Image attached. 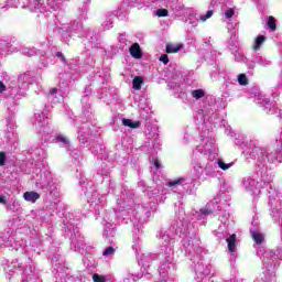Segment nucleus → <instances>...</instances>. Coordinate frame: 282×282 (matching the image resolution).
Masks as SVG:
<instances>
[{"mask_svg":"<svg viewBox=\"0 0 282 282\" xmlns=\"http://www.w3.org/2000/svg\"><path fill=\"white\" fill-rule=\"evenodd\" d=\"M227 247L230 253H235L237 249V234H231L229 238H227Z\"/></svg>","mask_w":282,"mask_h":282,"instance_id":"nucleus-1","label":"nucleus"},{"mask_svg":"<svg viewBox=\"0 0 282 282\" xmlns=\"http://www.w3.org/2000/svg\"><path fill=\"white\" fill-rule=\"evenodd\" d=\"M23 197L25 200H29L31 203H36V200L41 198V194H39V192H35V191L24 192Z\"/></svg>","mask_w":282,"mask_h":282,"instance_id":"nucleus-2","label":"nucleus"},{"mask_svg":"<svg viewBox=\"0 0 282 282\" xmlns=\"http://www.w3.org/2000/svg\"><path fill=\"white\" fill-rule=\"evenodd\" d=\"M130 55H132L134 58H142V50L140 48V44L137 42L130 46Z\"/></svg>","mask_w":282,"mask_h":282,"instance_id":"nucleus-3","label":"nucleus"},{"mask_svg":"<svg viewBox=\"0 0 282 282\" xmlns=\"http://www.w3.org/2000/svg\"><path fill=\"white\" fill-rule=\"evenodd\" d=\"M122 124L124 127H130V129H139L141 122L140 120H137L135 122L129 118H122L121 120Z\"/></svg>","mask_w":282,"mask_h":282,"instance_id":"nucleus-4","label":"nucleus"},{"mask_svg":"<svg viewBox=\"0 0 282 282\" xmlns=\"http://www.w3.org/2000/svg\"><path fill=\"white\" fill-rule=\"evenodd\" d=\"M265 40V35H258L254 41L253 51H261V46L264 44Z\"/></svg>","mask_w":282,"mask_h":282,"instance_id":"nucleus-5","label":"nucleus"},{"mask_svg":"<svg viewBox=\"0 0 282 282\" xmlns=\"http://www.w3.org/2000/svg\"><path fill=\"white\" fill-rule=\"evenodd\" d=\"M181 48H183V44H177L175 46V44H167L165 51L169 55L173 54V53H180Z\"/></svg>","mask_w":282,"mask_h":282,"instance_id":"nucleus-6","label":"nucleus"},{"mask_svg":"<svg viewBox=\"0 0 282 282\" xmlns=\"http://www.w3.org/2000/svg\"><path fill=\"white\" fill-rule=\"evenodd\" d=\"M144 83V78L143 76H134V78L132 79V87L133 89H141V86Z\"/></svg>","mask_w":282,"mask_h":282,"instance_id":"nucleus-7","label":"nucleus"},{"mask_svg":"<svg viewBox=\"0 0 282 282\" xmlns=\"http://www.w3.org/2000/svg\"><path fill=\"white\" fill-rule=\"evenodd\" d=\"M192 96L198 100L199 98L206 96V91L205 89H193Z\"/></svg>","mask_w":282,"mask_h":282,"instance_id":"nucleus-8","label":"nucleus"},{"mask_svg":"<svg viewBox=\"0 0 282 282\" xmlns=\"http://www.w3.org/2000/svg\"><path fill=\"white\" fill-rule=\"evenodd\" d=\"M268 26L271 29V31H276V20L273 18V15H269Z\"/></svg>","mask_w":282,"mask_h":282,"instance_id":"nucleus-9","label":"nucleus"},{"mask_svg":"<svg viewBox=\"0 0 282 282\" xmlns=\"http://www.w3.org/2000/svg\"><path fill=\"white\" fill-rule=\"evenodd\" d=\"M238 83L240 85H249L248 76L245 73L238 74Z\"/></svg>","mask_w":282,"mask_h":282,"instance_id":"nucleus-10","label":"nucleus"},{"mask_svg":"<svg viewBox=\"0 0 282 282\" xmlns=\"http://www.w3.org/2000/svg\"><path fill=\"white\" fill-rule=\"evenodd\" d=\"M252 239L254 240V242L257 245H262V242H263V235L259 234V232H253L252 234Z\"/></svg>","mask_w":282,"mask_h":282,"instance_id":"nucleus-11","label":"nucleus"},{"mask_svg":"<svg viewBox=\"0 0 282 282\" xmlns=\"http://www.w3.org/2000/svg\"><path fill=\"white\" fill-rule=\"evenodd\" d=\"M218 166L221 171H228V169H231L232 164H226L223 160H218Z\"/></svg>","mask_w":282,"mask_h":282,"instance_id":"nucleus-12","label":"nucleus"},{"mask_svg":"<svg viewBox=\"0 0 282 282\" xmlns=\"http://www.w3.org/2000/svg\"><path fill=\"white\" fill-rule=\"evenodd\" d=\"M156 15L159 18H166L169 15V11H167V9H158Z\"/></svg>","mask_w":282,"mask_h":282,"instance_id":"nucleus-13","label":"nucleus"},{"mask_svg":"<svg viewBox=\"0 0 282 282\" xmlns=\"http://www.w3.org/2000/svg\"><path fill=\"white\" fill-rule=\"evenodd\" d=\"M213 15H214V11L213 9H210L209 11H207L205 15H200V20L202 22H206V20H208L209 18H213Z\"/></svg>","mask_w":282,"mask_h":282,"instance_id":"nucleus-14","label":"nucleus"},{"mask_svg":"<svg viewBox=\"0 0 282 282\" xmlns=\"http://www.w3.org/2000/svg\"><path fill=\"white\" fill-rule=\"evenodd\" d=\"M93 280L94 282H106L105 275H98V273H95V275H93Z\"/></svg>","mask_w":282,"mask_h":282,"instance_id":"nucleus-15","label":"nucleus"},{"mask_svg":"<svg viewBox=\"0 0 282 282\" xmlns=\"http://www.w3.org/2000/svg\"><path fill=\"white\" fill-rule=\"evenodd\" d=\"M7 161V153H4V151L0 152V166H4Z\"/></svg>","mask_w":282,"mask_h":282,"instance_id":"nucleus-16","label":"nucleus"},{"mask_svg":"<svg viewBox=\"0 0 282 282\" xmlns=\"http://www.w3.org/2000/svg\"><path fill=\"white\" fill-rule=\"evenodd\" d=\"M232 15H235V9H227L226 11H225V17L227 18V19H230V18H232Z\"/></svg>","mask_w":282,"mask_h":282,"instance_id":"nucleus-17","label":"nucleus"},{"mask_svg":"<svg viewBox=\"0 0 282 282\" xmlns=\"http://www.w3.org/2000/svg\"><path fill=\"white\" fill-rule=\"evenodd\" d=\"M112 253H115L113 247H107L104 251V256H112Z\"/></svg>","mask_w":282,"mask_h":282,"instance_id":"nucleus-18","label":"nucleus"},{"mask_svg":"<svg viewBox=\"0 0 282 282\" xmlns=\"http://www.w3.org/2000/svg\"><path fill=\"white\" fill-rule=\"evenodd\" d=\"M56 140H58V142H62L63 144H68V140L67 138H65V135H57Z\"/></svg>","mask_w":282,"mask_h":282,"instance_id":"nucleus-19","label":"nucleus"},{"mask_svg":"<svg viewBox=\"0 0 282 282\" xmlns=\"http://www.w3.org/2000/svg\"><path fill=\"white\" fill-rule=\"evenodd\" d=\"M183 178H174L173 181H169V185L173 186V185H177L180 183H182Z\"/></svg>","mask_w":282,"mask_h":282,"instance_id":"nucleus-20","label":"nucleus"},{"mask_svg":"<svg viewBox=\"0 0 282 282\" xmlns=\"http://www.w3.org/2000/svg\"><path fill=\"white\" fill-rule=\"evenodd\" d=\"M160 61H162L164 65H167L170 57L169 55H161Z\"/></svg>","mask_w":282,"mask_h":282,"instance_id":"nucleus-21","label":"nucleus"},{"mask_svg":"<svg viewBox=\"0 0 282 282\" xmlns=\"http://www.w3.org/2000/svg\"><path fill=\"white\" fill-rule=\"evenodd\" d=\"M6 89H7V85L2 83V80H0V94H2V91H6Z\"/></svg>","mask_w":282,"mask_h":282,"instance_id":"nucleus-22","label":"nucleus"},{"mask_svg":"<svg viewBox=\"0 0 282 282\" xmlns=\"http://www.w3.org/2000/svg\"><path fill=\"white\" fill-rule=\"evenodd\" d=\"M210 213H212L210 209H208L207 207H203L200 209V214L207 215V214H210Z\"/></svg>","mask_w":282,"mask_h":282,"instance_id":"nucleus-23","label":"nucleus"},{"mask_svg":"<svg viewBox=\"0 0 282 282\" xmlns=\"http://www.w3.org/2000/svg\"><path fill=\"white\" fill-rule=\"evenodd\" d=\"M56 56H57V58H61L65 63L66 57H65V55H63V53H56Z\"/></svg>","mask_w":282,"mask_h":282,"instance_id":"nucleus-24","label":"nucleus"},{"mask_svg":"<svg viewBox=\"0 0 282 282\" xmlns=\"http://www.w3.org/2000/svg\"><path fill=\"white\" fill-rule=\"evenodd\" d=\"M0 203H3V205H7V196H0Z\"/></svg>","mask_w":282,"mask_h":282,"instance_id":"nucleus-25","label":"nucleus"},{"mask_svg":"<svg viewBox=\"0 0 282 282\" xmlns=\"http://www.w3.org/2000/svg\"><path fill=\"white\" fill-rule=\"evenodd\" d=\"M57 91H58L57 87H52L50 89V94H57Z\"/></svg>","mask_w":282,"mask_h":282,"instance_id":"nucleus-26","label":"nucleus"},{"mask_svg":"<svg viewBox=\"0 0 282 282\" xmlns=\"http://www.w3.org/2000/svg\"><path fill=\"white\" fill-rule=\"evenodd\" d=\"M154 166H155V169H160L161 164H160L159 160H155Z\"/></svg>","mask_w":282,"mask_h":282,"instance_id":"nucleus-27","label":"nucleus"}]
</instances>
